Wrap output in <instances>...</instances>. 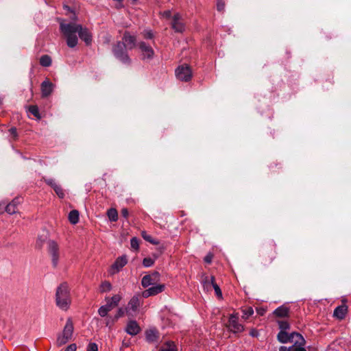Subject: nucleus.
Wrapping results in <instances>:
<instances>
[{
    "label": "nucleus",
    "instance_id": "obj_54",
    "mask_svg": "<svg viewBox=\"0 0 351 351\" xmlns=\"http://www.w3.org/2000/svg\"><path fill=\"white\" fill-rule=\"evenodd\" d=\"M273 259H274V258H271V260H270L269 263H271V261H273Z\"/></svg>",
    "mask_w": 351,
    "mask_h": 351
},
{
    "label": "nucleus",
    "instance_id": "obj_24",
    "mask_svg": "<svg viewBox=\"0 0 351 351\" xmlns=\"http://www.w3.org/2000/svg\"><path fill=\"white\" fill-rule=\"evenodd\" d=\"M159 351H177V350L173 342L167 341L160 347Z\"/></svg>",
    "mask_w": 351,
    "mask_h": 351
},
{
    "label": "nucleus",
    "instance_id": "obj_17",
    "mask_svg": "<svg viewBox=\"0 0 351 351\" xmlns=\"http://www.w3.org/2000/svg\"><path fill=\"white\" fill-rule=\"evenodd\" d=\"M123 40L125 45V47L132 49L136 46V38L134 36L131 35L128 32H125L123 34Z\"/></svg>",
    "mask_w": 351,
    "mask_h": 351
},
{
    "label": "nucleus",
    "instance_id": "obj_46",
    "mask_svg": "<svg viewBox=\"0 0 351 351\" xmlns=\"http://www.w3.org/2000/svg\"><path fill=\"white\" fill-rule=\"evenodd\" d=\"M144 37L147 39H151L153 38V33L151 30H146L144 32Z\"/></svg>",
    "mask_w": 351,
    "mask_h": 351
},
{
    "label": "nucleus",
    "instance_id": "obj_25",
    "mask_svg": "<svg viewBox=\"0 0 351 351\" xmlns=\"http://www.w3.org/2000/svg\"><path fill=\"white\" fill-rule=\"evenodd\" d=\"M112 285L108 281H104L99 286V291L101 293L109 292L112 290Z\"/></svg>",
    "mask_w": 351,
    "mask_h": 351
},
{
    "label": "nucleus",
    "instance_id": "obj_38",
    "mask_svg": "<svg viewBox=\"0 0 351 351\" xmlns=\"http://www.w3.org/2000/svg\"><path fill=\"white\" fill-rule=\"evenodd\" d=\"M105 301L106 304L105 305H103L106 309L110 312L111 310H112L114 308H115V306H114L109 300V297L105 298Z\"/></svg>",
    "mask_w": 351,
    "mask_h": 351
},
{
    "label": "nucleus",
    "instance_id": "obj_51",
    "mask_svg": "<svg viewBox=\"0 0 351 351\" xmlns=\"http://www.w3.org/2000/svg\"><path fill=\"white\" fill-rule=\"evenodd\" d=\"M257 333H258V332H257V331H256V330H252V331L250 332V335H251L252 337L257 336Z\"/></svg>",
    "mask_w": 351,
    "mask_h": 351
},
{
    "label": "nucleus",
    "instance_id": "obj_9",
    "mask_svg": "<svg viewBox=\"0 0 351 351\" xmlns=\"http://www.w3.org/2000/svg\"><path fill=\"white\" fill-rule=\"evenodd\" d=\"M296 335H301L296 332L289 333L286 331H280L277 335V339L282 343H292L296 339Z\"/></svg>",
    "mask_w": 351,
    "mask_h": 351
},
{
    "label": "nucleus",
    "instance_id": "obj_35",
    "mask_svg": "<svg viewBox=\"0 0 351 351\" xmlns=\"http://www.w3.org/2000/svg\"><path fill=\"white\" fill-rule=\"evenodd\" d=\"M29 111L31 114H32L34 117L37 118H40L38 108L36 106H31L29 108Z\"/></svg>",
    "mask_w": 351,
    "mask_h": 351
},
{
    "label": "nucleus",
    "instance_id": "obj_27",
    "mask_svg": "<svg viewBox=\"0 0 351 351\" xmlns=\"http://www.w3.org/2000/svg\"><path fill=\"white\" fill-rule=\"evenodd\" d=\"M40 64L43 66H49L51 64V59L47 55L42 56L40 58Z\"/></svg>",
    "mask_w": 351,
    "mask_h": 351
},
{
    "label": "nucleus",
    "instance_id": "obj_19",
    "mask_svg": "<svg viewBox=\"0 0 351 351\" xmlns=\"http://www.w3.org/2000/svg\"><path fill=\"white\" fill-rule=\"evenodd\" d=\"M348 311V307L346 305H341L336 307L334 310L333 315L339 319H343Z\"/></svg>",
    "mask_w": 351,
    "mask_h": 351
},
{
    "label": "nucleus",
    "instance_id": "obj_14",
    "mask_svg": "<svg viewBox=\"0 0 351 351\" xmlns=\"http://www.w3.org/2000/svg\"><path fill=\"white\" fill-rule=\"evenodd\" d=\"M128 263L127 256L123 255L117 258L114 264L111 266V272L112 274L119 271Z\"/></svg>",
    "mask_w": 351,
    "mask_h": 351
},
{
    "label": "nucleus",
    "instance_id": "obj_52",
    "mask_svg": "<svg viewBox=\"0 0 351 351\" xmlns=\"http://www.w3.org/2000/svg\"><path fill=\"white\" fill-rule=\"evenodd\" d=\"M64 9L67 12H72V10L68 5H64Z\"/></svg>",
    "mask_w": 351,
    "mask_h": 351
},
{
    "label": "nucleus",
    "instance_id": "obj_48",
    "mask_svg": "<svg viewBox=\"0 0 351 351\" xmlns=\"http://www.w3.org/2000/svg\"><path fill=\"white\" fill-rule=\"evenodd\" d=\"M121 215L125 219H127L129 216V212H128V209L125 208H123L121 209Z\"/></svg>",
    "mask_w": 351,
    "mask_h": 351
},
{
    "label": "nucleus",
    "instance_id": "obj_53",
    "mask_svg": "<svg viewBox=\"0 0 351 351\" xmlns=\"http://www.w3.org/2000/svg\"><path fill=\"white\" fill-rule=\"evenodd\" d=\"M2 104V98L0 97V105Z\"/></svg>",
    "mask_w": 351,
    "mask_h": 351
},
{
    "label": "nucleus",
    "instance_id": "obj_16",
    "mask_svg": "<svg viewBox=\"0 0 351 351\" xmlns=\"http://www.w3.org/2000/svg\"><path fill=\"white\" fill-rule=\"evenodd\" d=\"M141 331V328L138 323L134 320H130L128 322L125 327V332L132 335L134 336L138 334Z\"/></svg>",
    "mask_w": 351,
    "mask_h": 351
},
{
    "label": "nucleus",
    "instance_id": "obj_36",
    "mask_svg": "<svg viewBox=\"0 0 351 351\" xmlns=\"http://www.w3.org/2000/svg\"><path fill=\"white\" fill-rule=\"evenodd\" d=\"M44 180L45 183L53 188V189L58 185V184L53 178H45Z\"/></svg>",
    "mask_w": 351,
    "mask_h": 351
},
{
    "label": "nucleus",
    "instance_id": "obj_2",
    "mask_svg": "<svg viewBox=\"0 0 351 351\" xmlns=\"http://www.w3.org/2000/svg\"><path fill=\"white\" fill-rule=\"evenodd\" d=\"M56 304L62 311H66L71 304L70 288L66 282L61 283L56 289Z\"/></svg>",
    "mask_w": 351,
    "mask_h": 351
},
{
    "label": "nucleus",
    "instance_id": "obj_33",
    "mask_svg": "<svg viewBox=\"0 0 351 351\" xmlns=\"http://www.w3.org/2000/svg\"><path fill=\"white\" fill-rule=\"evenodd\" d=\"M155 258L150 257H146L143 261V265L145 267H149L154 264Z\"/></svg>",
    "mask_w": 351,
    "mask_h": 351
},
{
    "label": "nucleus",
    "instance_id": "obj_22",
    "mask_svg": "<svg viewBox=\"0 0 351 351\" xmlns=\"http://www.w3.org/2000/svg\"><path fill=\"white\" fill-rule=\"evenodd\" d=\"M205 282L210 283L215 290V294L217 297L221 298L222 297V293L220 289V287L219 285L215 282V279L214 276H211L210 280H206Z\"/></svg>",
    "mask_w": 351,
    "mask_h": 351
},
{
    "label": "nucleus",
    "instance_id": "obj_15",
    "mask_svg": "<svg viewBox=\"0 0 351 351\" xmlns=\"http://www.w3.org/2000/svg\"><path fill=\"white\" fill-rule=\"evenodd\" d=\"M141 304V298L140 295H134L129 301L126 311H132L136 312Z\"/></svg>",
    "mask_w": 351,
    "mask_h": 351
},
{
    "label": "nucleus",
    "instance_id": "obj_10",
    "mask_svg": "<svg viewBox=\"0 0 351 351\" xmlns=\"http://www.w3.org/2000/svg\"><path fill=\"white\" fill-rule=\"evenodd\" d=\"M160 280V274L158 271H154L151 274L145 275L143 277L141 285L143 287H148L153 285Z\"/></svg>",
    "mask_w": 351,
    "mask_h": 351
},
{
    "label": "nucleus",
    "instance_id": "obj_11",
    "mask_svg": "<svg viewBox=\"0 0 351 351\" xmlns=\"http://www.w3.org/2000/svg\"><path fill=\"white\" fill-rule=\"evenodd\" d=\"M164 290V285H156L145 290L142 293V297L144 298H147L150 296L156 295L160 293H162Z\"/></svg>",
    "mask_w": 351,
    "mask_h": 351
},
{
    "label": "nucleus",
    "instance_id": "obj_7",
    "mask_svg": "<svg viewBox=\"0 0 351 351\" xmlns=\"http://www.w3.org/2000/svg\"><path fill=\"white\" fill-rule=\"evenodd\" d=\"M176 75L178 80L188 82L192 77L191 69L187 64H182L179 66L176 70Z\"/></svg>",
    "mask_w": 351,
    "mask_h": 351
},
{
    "label": "nucleus",
    "instance_id": "obj_44",
    "mask_svg": "<svg viewBox=\"0 0 351 351\" xmlns=\"http://www.w3.org/2000/svg\"><path fill=\"white\" fill-rule=\"evenodd\" d=\"M76 350H77L76 344L71 343L66 348L64 351H76Z\"/></svg>",
    "mask_w": 351,
    "mask_h": 351
},
{
    "label": "nucleus",
    "instance_id": "obj_8",
    "mask_svg": "<svg viewBox=\"0 0 351 351\" xmlns=\"http://www.w3.org/2000/svg\"><path fill=\"white\" fill-rule=\"evenodd\" d=\"M228 327L234 333L241 332L244 329L243 326L239 323V317L236 315L230 316Z\"/></svg>",
    "mask_w": 351,
    "mask_h": 351
},
{
    "label": "nucleus",
    "instance_id": "obj_47",
    "mask_svg": "<svg viewBox=\"0 0 351 351\" xmlns=\"http://www.w3.org/2000/svg\"><path fill=\"white\" fill-rule=\"evenodd\" d=\"M161 15L166 19H170L171 16V12L170 10L164 11Z\"/></svg>",
    "mask_w": 351,
    "mask_h": 351
},
{
    "label": "nucleus",
    "instance_id": "obj_28",
    "mask_svg": "<svg viewBox=\"0 0 351 351\" xmlns=\"http://www.w3.org/2000/svg\"><path fill=\"white\" fill-rule=\"evenodd\" d=\"M243 315L242 318L247 319L254 314L253 308L251 306L246 307L242 309Z\"/></svg>",
    "mask_w": 351,
    "mask_h": 351
},
{
    "label": "nucleus",
    "instance_id": "obj_37",
    "mask_svg": "<svg viewBox=\"0 0 351 351\" xmlns=\"http://www.w3.org/2000/svg\"><path fill=\"white\" fill-rule=\"evenodd\" d=\"M108 313L109 311L104 306H100L98 309V314L102 317H107Z\"/></svg>",
    "mask_w": 351,
    "mask_h": 351
},
{
    "label": "nucleus",
    "instance_id": "obj_1",
    "mask_svg": "<svg viewBox=\"0 0 351 351\" xmlns=\"http://www.w3.org/2000/svg\"><path fill=\"white\" fill-rule=\"evenodd\" d=\"M60 29L66 38L67 45L71 48H73L77 45V34L87 45L92 42V36L88 29L80 24L60 23Z\"/></svg>",
    "mask_w": 351,
    "mask_h": 351
},
{
    "label": "nucleus",
    "instance_id": "obj_29",
    "mask_svg": "<svg viewBox=\"0 0 351 351\" xmlns=\"http://www.w3.org/2000/svg\"><path fill=\"white\" fill-rule=\"evenodd\" d=\"M278 324L279 326L280 331H286L287 332L290 329V325L287 321H278Z\"/></svg>",
    "mask_w": 351,
    "mask_h": 351
},
{
    "label": "nucleus",
    "instance_id": "obj_41",
    "mask_svg": "<svg viewBox=\"0 0 351 351\" xmlns=\"http://www.w3.org/2000/svg\"><path fill=\"white\" fill-rule=\"evenodd\" d=\"M125 311L123 308H119L114 316V320H118L120 317H123L125 314Z\"/></svg>",
    "mask_w": 351,
    "mask_h": 351
},
{
    "label": "nucleus",
    "instance_id": "obj_50",
    "mask_svg": "<svg viewBox=\"0 0 351 351\" xmlns=\"http://www.w3.org/2000/svg\"><path fill=\"white\" fill-rule=\"evenodd\" d=\"M212 255H207L205 258H204V261L208 263H211L212 261Z\"/></svg>",
    "mask_w": 351,
    "mask_h": 351
},
{
    "label": "nucleus",
    "instance_id": "obj_42",
    "mask_svg": "<svg viewBox=\"0 0 351 351\" xmlns=\"http://www.w3.org/2000/svg\"><path fill=\"white\" fill-rule=\"evenodd\" d=\"M117 320H114V317H107L106 319V326L110 328Z\"/></svg>",
    "mask_w": 351,
    "mask_h": 351
},
{
    "label": "nucleus",
    "instance_id": "obj_20",
    "mask_svg": "<svg viewBox=\"0 0 351 351\" xmlns=\"http://www.w3.org/2000/svg\"><path fill=\"white\" fill-rule=\"evenodd\" d=\"M146 340L149 343L156 342L158 339V332L154 329H150L146 332Z\"/></svg>",
    "mask_w": 351,
    "mask_h": 351
},
{
    "label": "nucleus",
    "instance_id": "obj_26",
    "mask_svg": "<svg viewBox=\"0 0 351 351\" xmlns=\"http://www.w3.org/2000/svg\"><path fill=\"white\" fill-rule=\"evenodd\" d=\"M108 217L111 221H117L118 219V213L115 208H110L107 212Z\"/></svg>",
    "mask_w": 351,
    "mask_h": 351
},
{
    "label": "nucleus",
    "instance_id": "obj_5",
    "mask_svg": "<svg viewBox=\"0 0 351 351\" xmlns=\"http://www.w3.org/2000/svg\"><path fill=\"white\" fill-rule=\"evenodd\" d=\"M73 333V324L71 318H68L62 332L57 338V344L61 346L66 343L72 337Z\"/></svg>",
    "mask_w": 351,
    "mask_h": 351
},
{
    "label": "nucleus",
    "instance_id": "obj_30",
    "mask_svg": "<svg viewBox=\"0 0 351 351\" xmlns=\"http://www.w3.org/2000/svg\"><path fill=\"white\" fill-rule=\"evenodd\" d=\"M122 299V296L119 294H116L112 296L111 298H109L110 302L116 306H117L120 302V301Z\"/></svg>",
    "mask_w": 351,
    "mask_h": 351
},
{
    "label": "nucleus",
    "instance_id": "obj_13",
    "mask_svg": "<svg viewBox=\"0 0 351 351\" xmlns=\"http://www.w3.org/2000/svg\"><path fill=\"white\" fill-rule=\"evenodd\" d=\"M171 27L176 32H182L184 30V25L182 21L181 15L176 13L173 16Z\"/></svg>",
    "mask_w": 351,
    "mask_h": 351
},
{
    "label": "nucleus",
    "instance_id": "obj_18",
    "mask_svg": "<svg viewBox=\"0 0 351 351\" xmlns=\"http://www.w3.org/2000/svg\"><path fill=\"white\" fill-rule=\"evenodd\" d=\"M53 91V84L48 80L41 84L42 95L44 97H48Z\"/></svg>",
    "mask_w": 351,
    "mask_h": 351
},
{
    "label": "nucleus",
    "instance_id": "obj_31",
    "mask_svg": "<svg viewBox=\"0 0 351 351\" xmlns=\"http://www.w3.org/2000/svg\"><path fill=\"white\" fill-rule=\"evenodd\" d=\"M17 209H18L17 207L16 206H14V204H12V203H9L5 206V211L10 215H13V214L16 213L17 211Z\"/></svg>",
    "mask_w": 351,
    "mask_h": 351
},
{
    "label": "nucleus",
    "instance_id": "obj_43",
    "mask_svg": "<svg viewBox=\"0 0 351 351\" xmlns=\"http://www.w3.org/2000/svg\"><path fill=\"white\" fill-rule=\"evenodd\" d=\"M87 351H98V346L95 343H90L87 347Z\"/></svg>",
    "mask_w": 351,
    "mask_h": 351
},
{
    "label": "nucleus",
    "instance_id": "obj_32",
    "mask_svg": "<svg viewBox=\"0 0 351 351\" xmlns=\"http://www.w3.org/2000/svg\"><path fill=\"white\" fill-rule=\"evenodd\" d=\"M142 237L145 241L152 244L157 245L159 243L158 241L154 239L152 236L147 234L145 232H143Z\"/></svg>",
    "mask_w": 351,
    "mask_h": 351
},
{
    "label": "nucleus",
    "instance_id": "obj_3",
    "mask_svg": "<svg viewBox=\"0 0 351 351\" xmlns=\"http://www.w3.org/2000/svg\"><path fill=\"white\" fill-rule=\"evenodd\" d=\"M112 53L115 58L122 63L128 65L130 64L131 59L128 54L125 45L123 43L118 41L112 47Z\"/></svg>",
    "mask_w": 351,
    "mask_h": 351
},
{
    "label": "nucleus",
    "instance_id": "obj_23",
    "mask_svg": "<svg viewBox=\"0 0 351 351\" xmlns=\"http://www.w3.org/2000/svg\"><path fill=\"white\" fill-rule=\"evenodd\" d=\"M69 220L72 224L77 223L79 221V212L77 210H71L69 214Z\"/></svg>",
    "mask_w": 351,
    "mask_h": 351
},
{
    "label": "nucleus",
    "instance_id": "obj_40",
    "mask_svg": "<svg viewBox=\"0 0 351 351\" xmlns=\"http://www.w3.org/2000/svg\"><path fill=\"white\" fill-rule=\"evenodd\" d=\"M130 245L132 248L138 250L139 247L138 240L136 237H133L130 240Z\"/></svg>",
    "mask_w": 351,
    "mask_h": 351
},
{
    "label": "nucleus",
    "instance_id": "obj_39",
    "mask_svg": "<svg viewBox=\"0 0 351 351\" xmlns=\"http://www.w3.org/2000/svg\"><path fill=\"white\" fill-rule=\"evenodd\" d=\"M217 9L219 12H223L225 9V1L223 0H217Z\"/></svg>",
    "mask_w": 351,
    "mask_h": 351
},
{
    "label": "nucleus",
    "instance_id": "obj_45",
    "mask_svg": "<svg viewBox=\"0 0 351 351\" xmlns=\"http://www.w3.org/2000/svg\"><path fill=\"white\" fill-rule=\"evenodd\" d=\"M9 132L10 134V135L12 136V137L15 139L17 137V132H16V129L14 128H12L9 130Z\"/></svg>",
    "mask_w": 351,
    "mask_h": 351
},
{
    "label": "nucleus",
    "instance_id": "obj_49",
    "mask_svg": "<svg viewBox=\"0 0 351 351\" xmlns=\"http://www.w3.org/2000/svg\"><path fill=\"white\" fill-rule=\"evenodd\" d=\"M10 203H12V204H14V206L18 207V206L21 204V198L16 197Z\"/></svg>",
    "mask_w": 351,
    "mask_h": 351
},
{
    "label": "nucleus",
    "instance_id": "obj_34",
    "mask_svg": "<svg viewBox=\"0 0 351 351\" xmlns=\"http://www.w3.org/2000/svg\"><path fill=\"white\" fill-rule=\"evenodd\" d=\"M53 190L60 198L62 199L64 197V195H65L64 191L60 185L58 184L57 186H56L53 189Z\"/></svg>",
    "mask_w": 351,
    "mask_h": 351
},
{
    "label": "nucleus",
    "instance_id": "obj_6",
    "mask_svg": "<svg viewBox=\"0 0 351 351\" xmlns=\"http://www.w3.org/2000/svg\"><path fill=\"white\" fill-rule=\"evenodd\" d=\"M291 346H280L279 351H306L304 348L305 339L301 335H296V339L292 342Z\"/></svg>",
    "mask_w": 351,
    "mask_h": 351
},
{
    "label": "nucleus",
    "instance_id": "obj_4",
    "mask_svg": "<svg viewBox=\"0 0 351 351\" xmlns=\"http://www.w3.org/2000/svg\"><path fill=\"white\" fill-rule=\"evenodd\" d=\"M47 252L51 258L52 266L56 268L61 258V252L59 245L53 240L47 242Z\"/></svg>",
    "mask_w": 351,
    "mask_h": 351
},
{
    "label": "nucleus",
    "instance_id": "obj_21",
    "mask_svg": "<svg viewBox=\"0 0 351 351\" xmlns=\"http://www.w3.org/2000/svg\"><path fill=\"white\" fill-rule=\"evenodd\" d=\"M289 308L285 306H281L277 308L274 311V314L278 317H285L289 315Z\"/></svg>",
    "mask_w": 351,
    "mask_h": 351
},
{
    "label": "nucleus",
    "instance_id": "obj_12",
    "mask_svg": "<svg viewBox=\"0 0 351 351\" xmlns=\"http://www.w3.org/2000/svg\"><path fill=\"white\" fill-rule=\"evenodd\" d=\"M139 49L142 53L143 59H152L154 55V51L151 46L144 42L138 44Z\"/></svg>",
    "mask_w": 351,
    "mask_h": 351
}]
</instances>
